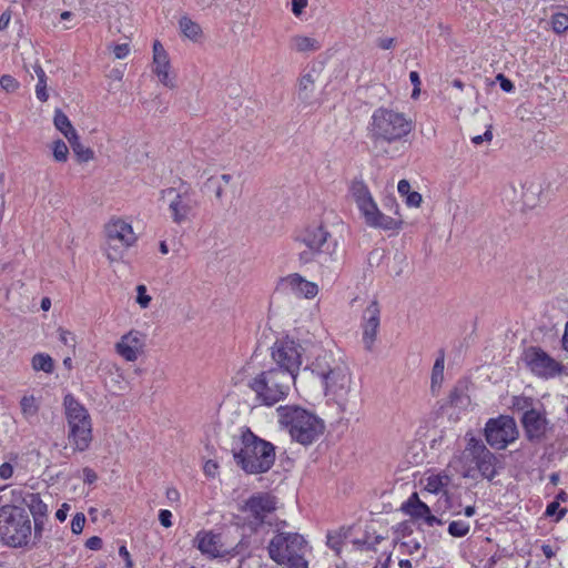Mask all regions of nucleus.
<instances>
[{
	"mask_svg": "<svg viewBox=\"0 0 568 568\" xmlns=\"http://www.w3.org/2000/svg\"><path fill=\"white\" fill-rule=\"evenodd\" d=\"M136 303L142 308H148L151 303V296L146 293V286L145 285H138L136 286Z\"/></svg>",
	"mask_w": 568,
	"mask_h": 568,
	"instance_id": "nucleus-43",
	"label": "nucleus"
},
{
	"mask_svg": "<svg viewBox=\"0 0 568 568\" xmlns=\"http://www.w3.org/2000/svg\"><path fill=\"white\" fill-rule=\"evenodd\" d=\"M85 524V516L82 513H78L73 516L71 521V530L74 534H81Z\"/></svg>",
	"mask_w": 568,
	"mask_h": 568,
	"instance_id": "nucleus-46",
	"label": "nucleus"
},
{
	"mask_svg": "<svg viewBox=\"0 0 568 568\" xmlns=\"http://www.w3.org/2000/svg\"><path fill=\"white\" fill-rule=\"evenodd\" d=\"M34 69V72L38 77V83L36 85V94H37V98L42 101V102H45L49 98V94L47 92V75H45V72L43 71V69L41 68L40 64H36L33 67Z\"/></svg>",
	"mask_w": 568,
	"mask_h": 568,
	"instance_id": "nucleus-34",
	"label": "nucleus"
},
{
	"mask_svg": "<svg viewBox=\"0 0 568 568\" xmlns=\"http://www.w3.org/2000/svg\"><path fill=\"white\" fill-rule=\"evenodd\" d=\"M247 379L246 386L254 394V400L261 406L272 407L287 398L295 382L283 373L267 366L254 372L253 365L246 363L236 372L232 381L239 385Z\"/></svg>",
	"mask_w": 568,
	"mask_h": 568,
	"instance_id": "nucleus-1",
	"label": "nucleus"
},
{
	"mask_svg": "<svg viewBox=\"0 0 568 568\" xmlns=\"http://www.w3.org/2000/svg\"><path fill=\"white\" fill-rule=\"evenodd\" d=\"M513 407L516 410L525 413L528 409L532 408V399L528 397H514Z\"/></svg>",
	"mask_w": 568,
	"mask_h": 568,
	"instance_id": "nucleus-45",
	"label": "nucleus"
},
{
	"mask_svg": "<svg viewBox=\"0 0 568 568\" xmlns=\"http://www.w3.org/2000/svg\"><path fill=\"white\" fill-rule=\"evenodd\" d=\"M53 123L67 140L74 139L75 134H78L69 118L61 110H55Z\"/></svg>",
	"mask_w": 568,
	"mask_h": 568,
	"instance_id": "nucleus-30",
	"label": "nucleus"
},
{
	"mask_svg": "<svg viewBox=\"0 0 568 568\" xmlns=\"http://www.w3.org/2000/svg\"><path fill=\"white\" fill-rule=\"evenodd\" d=\"M171 61L169 53L159 40L153 42L152 72L159 78L160 82L166 88H174V78L171 77Z\"/></svg>",
	"mask_w": 568,
	"mask_h": 568,
	"instance_id": "nucleus-17",
	"label": "nucleus"
},
{
	"mask_svg": "<svg viewBox=\"0 0 568 568\" xmlns=\"http://www.w3.org/2000/svg\"><path fill=\"white\" fill-rule=\"evenodd\" d=\"M470 530V525L464 520H454L448 525V534L456 538L465 537Z\"/></svg>",
	"mask_w": 568,
	"mask_h": 568,
	"instance_id": "nucleus-36",
	"label": "nucleus"
},
{
	"mask_svg": "<svg viewBox=\"0 0 568 568\" xmlns=\"http://www.w3.org/2000/svg\"><path fill=\"white\" fill-rule=\"evenodd\" d=\"M280 286L283 291L297 297L314 298L318 294L317 284L307 281L298 273L288 274L281 278Z\"/></svg>",
	"mask_w": 568,
	"mask_h": 568,
	"instance_id": "nucleus-20",
	"label": "nucleus"
},
{
	"mask_svg": "<svg viewBox=\"0 0 568 568\" xmlns=\"http://www.w3.org/2000/svg\"><path fill=\"white\" fill-rule=\"evenodd\" d=\"M521 423L529 439H540L547 432L548 420L541 410H526L523 414Z\"/></svg>",
	"mask_w": 568,
	"mask_h": 568,
	"instance_id": "nucleus-22",
	"label": "nucleus"
},
{
	"mask_svg": "<svg viewBox=\"0 0 568 568\" xmlns=\"http://www.w3.org/2000/svg\"><path fill=\"white\" fill-rule=\"evenodd\" d=\"M450 484V477L444 473L432 474L425 478V490L432 494H443L445 497L446 508L452 509L447 486Z\"/></svg>",
	"mask_w": 568,
	"mask_h": 568,
	"instance_id": "nucleus-23",
	"label": "nucleus"
},
{
	"mask_svg": "<svg viewBox=\"0 0 568 568\" xmlns=\"http://www.w3.org/2000/svg\"><path fill=\"white\" fill-rule=\"evenodd\" d=\"M72 151L74 152L75 156L80 162H89L93 159L94 153L90 148L84 146L79 139V135L75 134L74 139L68 140Z\"/></svg>",
	"mask_w": 568,
	"mask_h": 568,
	"instance_id": "nucleus-33",
	"label": "nucleus"
},
{
	"mask_svg": "<svg viewBox=\"0 0 568 568\" xmlns=\"http://www.w3.org/2000/svg\"><path fill=\"white\" fill-rule=\"evenodd\" d=\"M275 447L260 438L250 428L241 434V446L233 447L236 464L247 474H264L275 463Z\"/></svg>",
	"mask_w": 568,
	"mask_h": 568,
	"instance_id": "nucleus-3",
	"label": "nucleus"
},
{
	"mask_svg": "<svg viewBox=\"0 0 568 568\" xmlns=\"http://www.w3.org/2000/svg\"><path fill=\"white\" fill-rule=\"evenodd\" d=\"M304 347L296 341L285 337L277 339L271 347L270 367L296 381L303 364Z\"/></svg>",
	"mask_w": 568,
	"mask_h": 568,
	"instance_id": "nucleus-9",
	"label": "nucleus"
},
{
	"mask_svg": "<svg viewBox=\"0 0 568 568\" xmlns=\"http://www.w3.org/2000/svg\"><path fill=\"white\" fill-rule=\"evenodd\" d=\"M194 544L203 555L211 558L225 557L230 554L222 542L221 535L212 530H200Z\"/></svg>",
	"mask_w": 568,
	"mask_h": 568,
	"instance_id": "nucleus-19",
	"label": "nucleus"
},
{
	"mask_svg": "<svg viewBox=\"0 0 568 568\" xmlns=\"http://www.w3.org/2000/svg\"><path fill=\"white\" fill-rule=\"evenodd\" d=\"M344 538L345 532L343 531L329 532L327 534V546L338 554L341 551Z\"/></svg>",
	"mask_w": 568,
	"mask_h": 568,
	"instance_id": "nucleus-42",
	"label": "nucleus"
},
{
	"mask_svg": "<svg viewBox=\"0 0 568 568\" xmlns=\"http://www.w3.org/2000/svg\"><path fill=\"white\" fill-rule=\"evenodd\" d=\"M23 505L29 508L33 517H47L48 506L39 494L27 493L22 499Z\"/></svg>",
	"mask_w": 568,
	"mask_h": 568,
	"instance_id": "nucleus-26",
	"label": "nucleus"
},
{
	"mask_svg": "<svg viewBox=\"0 0 568 568\" xmlns=\"http://www.w3.org/2000/svg\"><path fill=\"white\" fill-rule=\"evenodd\" d=\"M366 224L371 227L384 231H397L399 230L402 222L378 211V213L369 219Z\"/></svg>",
	"mask_w": 568,
	"mask_h": 568,
	"instance_id": "nucleus-27",
	"label": "nucleus"
},
{
	"mask_svg": "<svg viewBox=\"0 0 568 568\" xmlns=\"http://www.w3.org/2000/svg\"><path fill=\"white\" fill-rule=\"evenodd\" d=\"M377 45L383 50H388L394 45L393 38H381L377 41Z\"/></svg>",
	"mask_w": 568,
	"mask_h": 568,
	"instance_id": "nucleus-64",
	"label": "nucleus"
},
{
	"mask_svg": "<svg viewBox=\"0 0 568 568\" xmlns=\"http://www.w3.org/2000/svg\"><path fill=\"white\" fill-rule=\"evenodd\" d=\"M567 509L560 508L559 503L557 500L550 503L546 508V516L552 517L557 515L556 521H559L565 515Z\"/></svg>",
	"mask_w": 568,
	"mask_h": 568,
	"instance_id": "nucleus-44",
	"label": "nucleus"
},
{
	"mask_svg": "<svg viewBox=\"0 0 568 568\" xmlns=\"http://www.w3.org/2000/svg\"><path fill=\"white\" fill-rule=\"evenodd\" d=\"M297 242L305 246V250L298 254L302 263L315 261L323 265L336 261L338 242L322 223L312 224L302 230Z\"/></svg>",
	"mask_w": 568,
	"mask_h": 568,
	"instance_id": "nucleus-5",
	"label": "nucleus"
},
{
	"mask_svg": "<svg viewBox=\"0 0 568 568\" xmlns=\"http://www.w3.org/2000/svg\"><path fill=\"white\" fill-rule=\"evenodd\" d=\"M159 520L163 527L170 528L172 526V513L168 509H161Z\"/></svg>",
	"mask_w": 568,
	"mask_h": 568,
	"instance_id": "nucleus-50",
	"label": "nucleus"
},
{
	"mask_svg": "<svg viewBox=\"0 0 568 568\" xmlns=\"http://www.w3.org/2000/svg\"><path fill=\"white\" fill-rule=\"evenodd\" d=\"M31 366L36 372L52 373L54 369V362L49 354L38 353L33 355Z\"/></svg>",
	"mask_w": 568,
	"mask_h": 568,
	"instance_id": "nucleus-32",
	"label": "nucleus"
},
{
	"mask_svg": "<svg viewBox=\"0 0 568 568\" xmlns=\"http://www.w3.org/2000/svg\"><path fill=\"white\" fill-rule=\"evenodd\" d=\"M291 48L296 52H314L321 49V43L311 37L295 36L291 39Z\"/></svg>",
	"mask_w": 568,
	"mask_h": 568,
	"instance_id": "nucleus-29",
	"label": "nucleus"
},
{
	"mask_svg": "<svg viewBox=\"0 0 568 568\" xmlns=\"http://www.w3.org/2000/svg\"><path fill=\"white\" fill-rule=\"evenodd\" d=\"M130 52L128 43H121L113 47V53L116 59H124Z\"/></svg>",
	"mask_w": 568,
	"mask_h": 568,
	"instance_id": "nucleus-48",
	"label": "nucleus"
},
{
	"mask_svg": "<svg viewBox=\"0 0 568 568\" xmlns=\"http://www.w3.org/2000/svg\"><path fill=\"white\" fill-rule=\"evenodd\" d=\"M310 368L321 379L325 396L345 410L352 390V377L343 358L323 351Z\"/></svg>",
	"mask_w": 568,
	"mask_h": 568,
	"instance_id": "nucleus-2",
	"label": "nucleus"
},
{
	"mask_svg": "<svg viewBox=\"0 0 568 568\" xmlns=\"http://www.w3.org/2000/svg\"><path fill=\"white\" fill-rule=\"evenodd\" d=\"M161 200L166 204L173 223L178 225L192 221L200 206L196 190L187 183L162 190Z\"/></svg>",
	"mask_w": 568,
	"mask_h": 568,
	"instance_id": "nucleus-8",
	"label": "nucleus"
},
{
	"mask_svg": "<svg viewBox=\"0 0 568 568\" xmlns=\"http://www.w3.org/2000/svg\"><path fill=\"white\" fill-rule=\"evenodd\" d=\"M397 191L402 196H406L410 193V184L407 180H400L397 185Z\"/></svg>",
	"mask_w": 568,
	"mask_h": 568,
	"instance_id": "nucleus-60",
	"label": "nucleus"
},
{
	"mask_svg": "<svg viewBox=\"0 0 568 568\" xmlns=\"http://www.w3.org/2000/svg\"><path fill=\"white\" fill-rule=\"evenodd\" d=\"M82 473H83V480L85 484L91 485L97 481L98 475L92 468L85 467V468H83Z\"/></svg>",
	"mask_w": 568,
	"mask_h": 568,
	"instance_id": "nucleus-55",
	"label": "nucleus"
},
{
	"mask_svg": "<svg viewBox=\"0 0 568 568\" xmlns=\"http://www.w3.org/2000/svg\"><path fill=\"white\" fill-rule=\"evenodd\" d=\"M381 310L376 301H372L363 312L362 329L365 348L371 351L379 327Z\"/></svg>",
	"mask_w": 568,
	"mask_h": 568,
	"instance_id": "nucleus-21",
	"label": "nucleus"
},
{
	"mask_svg": "<svg viewBox=\"0 0 568 568\" xmlns=\"http://www.w3.org/2000/svg\"><path fill=\"white\" fill-rule=\"evenodd\" d=\"M496 80L499 82L501 90L505 92H511L515 88L513 82L503 73L497 74Z\"/></svg>",
	"mask_w": 568,
	"mask_h": 568,
	"instance_id": "nucleus-51",
	"label": "nucleus"
},
{
	"mask_svg": "<svg viewBox=\"0 0 568 568\" xmlns=\"http://www.w3.org/2000/svg\"><path fill=\"white\" fill-rule=\"evenodd\" d=\"M52 152L57 162H65L68 160L69 149L62 140L53 142Z\"/></svg>",
	"mask_w": 568,
	"mask_h": 568,
	"instance_id": "nucleus-41",
	"label": "nucleus"
},
{
	"mask_svg": "<svg viewBox=\"0 0 568 568\" xmlns=\"http://www.w3.org/2000/svg\"><path fill=\"white\" fill-rule=\"evenodd\" d=\"M351 193L357 205L372 197V194L362 181H355L352 183Z\"/></svg>",
	"mask_w": 568,
	"mask_h": 568,
	"instance_id": "nucleus-35",
	"label": "nucleus"
},
{
	"mask_svg": "<svg viewBox=\"0 0 568 568\" xmlns=\"http://www.w3.org/2000/svg\"><path fill=\"white\" fill-rule=\"evenodd\" d=\"M484 433L486 442L495 449H505L518 437L515 419L505 415L490 418L485 425Z\"/></svg>",
	"mask_w": 568,
	"mask_h": 568,
	"instance_id": "nucleus-12",
	"label": "nucleus"
},
{
	"mask_svg": "<svg viewBox=\"0 0 568 568\" xmlns=\"http://www.w3.org/2000/svg\"><path fill=\"white\" fill-rule=\"evenodd\" d=\"M400 548L405 549V552L414 554L415 551L419 550L420 544L416 539H410L403 541L400 544Z\"/></svg>",
	"mask_w": 568,
	"mask_h": 568,
	"instance_id": "nucleus-53",
	"label": "nucleus"
},
{
	"mask_svg": "<svg viewBox=\"0 0 568 568\" xmlns=\"http://www.w3.org/2000/svg\"><path fill=\"white\" fill-rule=\"evenodd\" d=\"M64 414L69 427L68 438L77 452H84L92 442V420L88 409L72 394L63 398Z\"/></svg>",
	"mask_w": 568,
	"mask_h": 568,
	"instance_id": "nucleus-7",
	"label": "nucleus"
},
{
	"mask_svg": "<svg viewBox=\"0 0 568 568\" xmlns=\"http://www.w3.org/2000/svg\"><path fill=\"white\" fill-rule=\"evenodd\" d=\"M357 207L361 211V213L363 214V216L365 219V223H367L368 220L372 219L374 215H376L379 211L377 207V204L373 200V196L369 197L368 200L364 201L359 205H357Z\"/></svg>",
	"mask_w": 568,
	"mask_h": 568,
	"instance_id": "nucleus-39",
	"label": "nucleus"
},
{
	"mask_svg": "<svg viewBox=\"0 0 568 568\" xmlns=\"http://www.w3.org/2000/svg\"><path fill=\"white\" fill-rule=\"evenodd\" d=\"M444 368H445V357L444 354L436 358L435 364L433 366L432 372V386L434 387L437 384H440L444 378Z\"/></svg>",
	"mask_w": 568,
	"mask_h": 568,
	"instance_id": "nucleus-37",
	"label": "nucleus"
},
{
	"mask_svg": "<svg viewBox=\"0 0 568 568\" xmlns=\"http://www.w3.org/2000/svg\"><path fill=\"white\" fill-rule=\"evenodd\" d=\"M85 546L91 550H99L102 547V539L93 536L87 540Z\"/></svg>",
	"mask_w": 568,
	"mask_h": 568,
	"instance_id": "nucleus-57",
	"label": "nucleus"
},
{
	"mask_svg": "<svg viewBox=\"0 0 568 568\" xmlns=\"http://www.w3.org/2000/svg\"><path fill=\"white\" fill-rule=\"evenodd\" d=\"M276 413L278 423L290 433L291 438L302 445H311L325 429L318 416L300 406H280Z\"/></svg>",
	"mask_w": 568,
	"mask_h": 568,
	"instance_id": "nucleus-4",
	"label": "nucleus"
},
{
	"mask_svg": "<svg viewBox=\"0 0 568 568\" xmlns=\"http://www.w3.org/2000/svg\"><path fill=\"white\" fill-rule=\"evenodd\" d=\"M165 496L171 504L178 503L180 500V493L174 487H169L165 491Z\"/></svg>",
	"mask_w": 568,
	"mask_h": 568,
	"instance_id": "nucleus-58",
	"label": "nucleus"
},
{
	"mask_svg": "<svg viewBox=\"0 0 568 568\" xmlns=\"http://www.w3.org/2000/svg\"><path fill=\"white\" fill-rule=\"evenodd\" d=\"M0 84L6 91H13L18 87L16 80L10 75H3L0 79Z\"/></svg>",
	"mask_w": 568,
	"mask_h": 568,
	"instance_id": "nucleus-54",
	"label": "nucleus"
},
{
	"mask_svg": "<svg viewBox=\"0 0 568 568\" xmlns=\"http://www.w3.org/2000/svg\"><path fill=\"white\" fill-rule=\"evenodd\" d=\"M41 398L34 396L33 394L26 393L20 402L19 407L22 415V418L30 425H33L38 422L39 410H40Z\"/></svg>",
	"mask_w": 568,
	"mask_h": 568,
	"instance_id": "nucleus-24",
	"label": "nucleus"
},
{
	"mask_svg": "<svg viewBox=\"0 0 568 568\" xmlns=\"http://www.w3.org/2000/svg\"><path fill=\"white\" fill-rule=\"evenodd\" d=\"M232 181L231 174H222L220 176H211L204 183V186L214 193L215 197L221 201L224 195V189Z\"/></svg>",
	"mask_w": 568,
	"mask_h": 568,
	"instance_id": "nucleus-28",
	"label": "nucleus"
},
{
	"mask_svg": "<svg viewBox=\"0 0 568 568\" xmlns=\"http://www.w3.org/2000/svg\"><path fill=\"white\" fill-rule=\"evenodd\" d=\"M529 369L540 377H554L561 371L560 364L539 347H529L524 353Z\"/></svg>",
	"mask_w": 568,
	"mask_h": 568,
	"instance_id": "nucleus-15",
	"label": "nucleus"
},
{
	"mask_svg": "<svg viewBox=\"0 0 568 568\" xmlns=\"http://www.w3.org/2000/svg\"><path fill=\"white\" fill-rule=\"evenodd\" d=\"M466 440L464 458L474 464V467L469 468L465 476L471 477V471L478 470L484 478L491 480L497 475V457L485 446L481 439L476 438L470 433L466 434Z\"/></svg>",
	"mask_w": 568,
	"mask_h": 568,
	"instance_id": "nucleus-11",
	"label": "nucleus"
},
{
	"mask_svg": "<svg viewBox=\"0 0 568 568\" xmlns=\"http://www.w3.org/2000/svg\"><path fill=\"white\" fill-rule=\"evenodd\" d=\"M413 130L414 122L409 116L385 106L377 108L373 112L368 124L369 136L375 143L400 141Z\"/></svg>",
	"mask_w": 568,
	"mask_h": 568,
	"instance_id": "nucleus-6",
	"label": "nucleus"
},
{
	"mask_svg": "<svg viewBox=\"0 0 568 568\" xmlns=\"http://www.w3.org/2000/svg\"><path fill=\"white\" fill-rule=\"evenodd\" d=\"M69 510L70 506L68 504H62L61 508H59L55 513L57 519L60 521H64Z\"/></svg>",
	"mask_w": 568,
	"mask_h": 568,
	"instance_id": "nucleus-62",
	"label": "nucleus"
},
{
	"mask_svg": "<svg viewBox=\"0 0 568 568\" xmlns=\"http://www.w3.org/2000/svg\"><path fill=\"white\" fill-rule=\"evenodd\" d=\"M179 26L183 36L190 40L197 41L201 38V27L189 17H182L179 21Z\"/></svg>",
	"mask_w": 568,
	"mask_h": 568,
	"instance_id": "nucleus-31",
	"label": "nucleus"
},
{
	"mask_svg": "<svg viewBox=\"0 0 568 568\" xmlns=\"http://www.w3.org/2000/svg\"><path fill=\"white\" fill-rule=\"evenodd\" d=\"M59 338L64 345L74 346L75 344L74 336L69 331L60 328Z\"/></svg>",
	"mask_w": 568,
	"mask_h": 568,
	"instance_id": "nucleus-52",
	"label": "nucleus"
},
{
	"mask_svg": "<svg viewBox=\"0 0 568 568\" xmlns=\"http://www.w3.org/2000/svg\"><path fill=\"white\" fill-rule=\"evenodd\" d=\"M493 139V133L490 130H487L483 135H476L471 139V142L476 145L481 144L484 141H490Z\"/></svg>",
	"mask_w": 568,
	"mask_h": 568,
	"instance_id": "nucleus-59",
	"label": "nucleus"
},
{
	"mask_svg": "<svg viewBox=\"0 0 568 568\" xmlns=\"http://www.w3.org/2000/svg\"><path fill=\"white\" fill-rule=\"evenodd\" d=\"M31 521L28 517L14 516L9 509V518L3 520L0 528V539L12 547L27 546L31 537Z\"/></svg>",
	"mask_w": 568,
	"mask_h": 568,
	"instance_id": "nucleus-14",
	"label": "nucleus"
},
{
	"mask_svg": "<svg viewBox=\"0 0 568 568\" xmlns=\"http://www.w3.org/2000/svg\"><path fill=\"white\" fill-rule=\"evenodd\" d=\"M145 335L131 329L115 343V353L126 362H135L144 353Z\"/></svg>",
	"mask_w": 568,
	"mask_h": 568,
	"instance_id": "nucleus-16",
	"label": "nucleus"
},
{
	"mask_svg": "<svg viewBox=\"0 0 568 568\" xmlns=\"http://www.w3.org/2000/svg\"><path fill=\"white\" fill-rule=\"evenodd\" d=\"M422 201H423L422 195L416 191H410V193H408L405 196L406 204L412 207H418L420 205Z\"/></svg>",
	"mask_w": 568,
	"mask_h": 568,
	"instance_id": "nucleus-47",
	"label": "nucleus"
},
{
	"mask_svg": "<svg viewBox=\"0 0 568 568\" xmlns=\"http://www.w3.org/2000/svg\"><path fill=\"white\" fill-rule=\"evenodd\" d=\"M551 27L556 33H564L568 30V14L555 13L551 17Z\"/></svg>",
	"mask_w": 568,
	"mask_h": 568,
	"instance_id": "nucleus-40",
	"label": "nucleus"
},
{
	"mask_svg": "<svg viewBox=\"0 0 568 568\" xmlns=\"http://www.w3.org/2000/svg\"><path fill=\"white\" fill-rule=\"evenodd\" d=\"M14 468L10 463H3L0 465V478L3 480L10 479L13 476Z\"/></svg>",
	"mask_w": 568,
	"mask_h": 568,
	"instance_id": "nucleus-49",
	"label": "nucleus"
},
{
	"mask_svg": "<svg viewBox=\"0 0 568 568\" xmlns=\"http://www.w3.org/2000/svg\"><path fill=\"white\" fill-rule=\"evenodd\" d=\"M400 510L415 520H423L428 527L443 525V520L432 515L430 508L418 497L417 493L412 494L400 506Z\"/></svg>",
	"mask_w": 568,
	"mask_h": 568,
	"instance_id": "nucleus-18",
	"label": "nucleus"
},
{
	"mask_svg": "<svg viewBox=\"0 0 568 568\" xmlns=\"http://www.w3.org/2000/svg\"><path fill=\"white\" fill-rule=\"evenodd\" d=\"M315 79L312 73H305L298 79L297 97L305 105L314 103Z\"/></svg>",
	"mask_w": 568,
	"mask_h": 568,
	"instance_id": "nucleus-25",
	"label": "nucleus"
},
{
	"mask_svg": "<svg viewBox=\"0 0 568 568\" xmlns=\"http://www.w3.org/2000/svg\"><path fill=\"white\" fill-rule=\"evenodd\" d=\"M357 207L361 211V213L363 214V216L365 219V223H367L368 220L372 219L374 215H376L379 211L377 207V204L373 200V196L369 197L368 200L364 201L359 205H357Z\"/></svg>",
	"mask_w": 568,
	"mask_h": 568,
	"instance_id": "nucleus-38",
	"label": "nucleus"
},
{
	"mask_svg": "<svg viewBox=\"0 0 568 568\" xmlns=\"http://www.w3.org/2000/svg\"><path fill=\"white\" fill-rule=\"evenodd\" d=\"M45 517H33L34 520V537H40L43 529V523Z\"/></svg>",
	"mask_w": 568,
	"mask_h": 568,
	"instance_id": "nucleus-61",
	"label": "nucleus"
},
{
	"mask_svg": "<svg viewBox=\"0 0 568 568\" xmlns=\"http://www.w3.org/2000/svg\"><path fill=\"white\" fill-rule=\"evenodd\" d=\"M105 254L110 262L121 260L129 247L138 241L131 223L122 219H112L105 225Z\"/></svg>",
	"mask_w": 568,
	"mask_h": 568,
	"instance_id": "nucleus-10",
	"label": "nucleus"
},
{
	"mask_svg": "<svg viewBox=\"0 0 568 568\" xmlns=\"http://www.w3.org/2000/svg\"><path fill=\"white\" fill-rule=\"evenodd\" d=\"M307 6V0H292V11L295 16H300Z\"/></svg>",
	"mask_w": 568,
	"mask_h": 568,
	"instance_id": "nucleus-56",
	"label": "nucleus"
},
{
	"mask_svg": "<svg viewBox=\"0 0 568 568\" xmlns=\"http://www.w3.org/2000/svg\"><path fill=\"white\" fill-rule=\"evenodd\" d=\"M276 508L275 498L267 493L251 496L241 507L244 519L252 530L264 524L266 517Z\"/></svg>",
	"mask_w": 568,
	"mask_h": 568,
	"instance_id": "nucleus-13",
	"label": "nucleus"
},
{
	"mask_svg": "<svg viewBox=\"0 0 568 568\" xmlns=\"http://www.w3.org/2000/svg\"><path fill=\"white\" fill-rule=\"evenodd\" d=\"M217 470V464L213 460H207L204 465V473L209 476H214Z\"/></svg>",
	"mask_w": 568,
	"mask_h": 568,
	"instance_id": "nucleus-63",
	"label": "nucleus"
}]
</instances>
